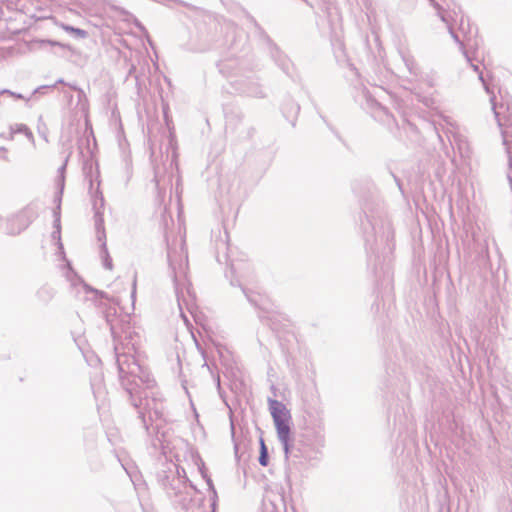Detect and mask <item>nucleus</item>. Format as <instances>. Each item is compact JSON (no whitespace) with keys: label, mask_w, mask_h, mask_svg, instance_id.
I'll use <instances>...</instances> for the list:
<instances>
[{"label":"nucleus","mask_w":512,"mask_h":512,"mask_svg":"<svg viewBox=\"0 0 512 512\" xmlns=\"http://www.w3.org/2000/svg\"><path fill=\"white\" fill-rule=\"evenodd\" d=\"M43 43H46V44H49V45H52V46H55V45H58L57 42L55 41H52V40H45V41H42Z\"/></svg>","instance_id":"20e7f679"},{"label":"nucleus","mask_w":512,"mask_h":512,"mask_svg":"<svg viewBox=\"0 0 512 512\" xmlns=\"http://www.w3.org/2000/svg\"><path fill=\"white\" fill-rule=\"evenodd\" d=\"M260 444H261V449H260L259 462L262 466H267V464H268L267 448H266V445L263 440H261Z\"/></svg>","instance_id":"7ed1b4c3"},{"label":"nucleus","mask_w":512,"mask_h":512,"mask_svg":"<svg viewBox=\"0 0 512 512\" xmlns=\"http://www.w3.org/2000/svg\"><path fill=\"white\" fill-rule=\"evenodd\" d=\"M55 24L58 27H60L62 30H64L65 32L73 34L74 36H76L78 38H86L88 35L87 32L83 29L75 28L73 26H70V25H67L64 23L55 22Z\"/></svg>","instance_id":"f03ea898"},{"label":"nucleus","mask_w":512,"mask_h":512,"mask_svg":"<svg viewBox=\"0 0 512 512\" xmlns=\"http://www.w3.org/2000/svg\"><path fill=\"white\" fill-rule=\"evenodd\" d=\"M495 115H496V117H497V119H498L499 124H500V125H503V123H502V119L500 118V113H499L498 111H495Z\"/></svg>","instance_id":"39448f33"},{"label":"nucleus","mask_w":512,"mask_h":512,"mask_svg":"<svg viewBox=\"0 0 512 512\" xmlns=\"http://www.w3.org/2000/svg\"><path fill=\"white\" fill-rule=\"evenodd\" d=\"M271 414L275 423L278 437L283 443L284 449L287 452L290 440V413L283 404L274 401L271 407Z\"/></svg>","instance_id":"f257e3e1"}]
</instances>
